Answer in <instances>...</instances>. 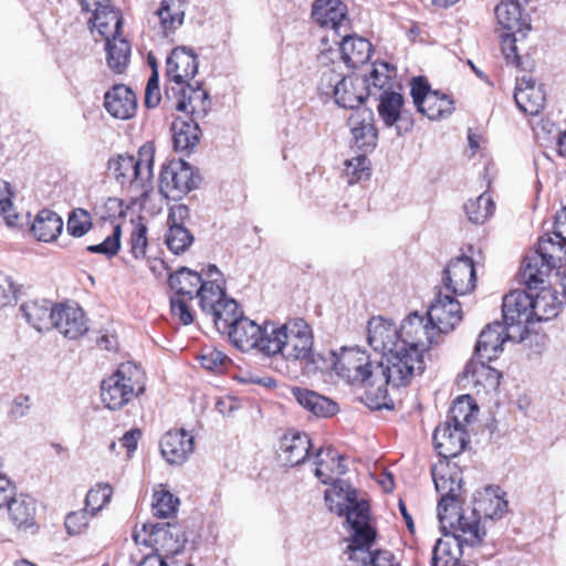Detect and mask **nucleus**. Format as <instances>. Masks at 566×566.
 I'll list each match as a JSON object with an SVG mask.
<instances>
[{
    "mask_svg": "<svg viewBox=\"0 0 566 566\" xmlns=\"http://www.w3.org/2000/svg\"><path fill=\"white\" fill-rule=\"evenodd\" d=\"M441 340V334L429 317L417 312L410 313L400 324L402 346L391 358L390 375L402 382L416 378L426 370L424 354Z\"/></svg>",
    "mask_w": 566,
    "mask_h": 566,
    "instance_id": "1",
    "label": "nucleus"
},
{
    "mask_svg": "<svg viewBox=\"0 0 566 566\" xmlns=\"http://www.w3.org/2000/svg\"><path fill=\"white\" fill-rule=\"evenodd\" d=\"M154 158L155 145L147 142L139 147L136 156L118 154L108 159V172L127 193L130 205L144 206L153 192Z\"/></svg>",
    "mask_w": 566,
    "mask_h": 566,
    "instance_id": "2",
    "label": "nucleus"
},
{
    "mask_svg": "<svg viewBox=\"0 0 566 566\" xmlns=\"http://www.w3.org/2000/svg\"><path fill=\"white\" fill-rule=\"evenodd\" d=\"M314 336L311 326L303 318L289 319L281 326H272V342L266 349L270 357L279 354L286 359L300 360L310 370L322 369L324 361L319 354L313 350Z\"/></svg>",
    "mask_w": 566,
    "mask_h": 566,
    "instance_id": "3",
    "label": "nucleus"
},
{
    "mask_svg": "<svg viewBox=\"0 0 566 566\" xmlns=\"http://www.w3.org/2000/svg\"><path fill=\"white\" fill-rule=\"evenodd\" d=\"M146 374L132 361L122 363L115 373L103 379L101 399L111 410H119L146 389Z\"/></svg>",
    "mask_w": 566,
    "mask_h": 566,
    "instance_id": "4",
    "label": "nucleus"
},
{
    "mask_svg": "<svg viewBox=\"0 0 566 566\" xmlns=\"http://www.w3.org/2000/svg\"><path fill=\"white\" fill-rule=\"evenodd\" d=\"M205 280L202 275L188 268H180L169 275L168 284L172 292L170 296V313L172 318L182 325L193 323L196 312L192 302L198 297Z\"/></svg>",
    "mask_w": 566,
    "mask_h": 566,
    "instance_id": "5",
    "label": "nucleus"
},
{
    "mask_svg": "<svg viewBox=\"0 0 566 566\" xmlns=\"http://www.w3.org/2000/svg\"><path fill=\"white\" fill-rule=\"evenodd\" d=\"M332 355V368L336 376L353 386L363 385L373 378L376 367L380 366L374 364L366 349L357 346H344Z\"/></svg>",
    "mask_w": 566,
    "mask_h": 566,
    "instance_id": "6",
    "label": "nucleus"
},
{
    "mask_svg": "<svg viewBox=\"0 0 566 566\" xmlns=\"http://www.w3.org/2000/svg\"><path fill=\"white\" fill-rule=\"evenodd\" d=\"M346 521L350 527L346 564H352L358 558V552L367 555L375 549L373 546L376 542L377 531L370 524L369 505L366 501L356 503L348 512Z\"/></svg>",
    "mask_w": 566,
    "mask_h": 566,
    "instance_id": "7",
    "label": "nucleus"
},
{
    "mask_svg": "<svg viewBox=\"0 0 566 566\" xmlns=\"http://www.w3.org/2000/svg\"><path fill=\"white\" fill-rule=\"evenodd\" d=\"M200 182V176L182 159L170 160L163 166L159 176V191L169 200H180Z\"/></svg>",
    "mask_w": 566,
    "mask_h": 566,
    "instance_id": "8",
    "label": "nucleus"
},
{
    "mask_svg": "<svg viewBox=\"0 0 566 566\" xmlns=\"http://www.w3.org/2000/svg\"><path fill=\"white\" fill-rule=\"evenodd\" d=\"M410 94L419 113L431 120L450 116L454 111V101L451 95L431 90L423 76L412 78Z\"/></svg>",
    "mask_w": 566,
    "mask_h": 566,
    "instance_id": "9",
    "label": "nucleus"
},
{
    "mask_svg": "<svg viewBox=\"0 0 566 566\" xmlns=\"http://www.w3.org/2000/svg\"><path fill=\"white\" fill-rule=\"evenodd\" d=\"M274 325L275 324L270 321H265L260 325L242 316L228 331V336L232 345L238 349L242 352L256 349L270 357V352L266 349V346L269 342H272V326Z\"/></svg>",
    "mask_w": 566,
    "mask_h": 566,
    "instance_id": "10",
    "label": "nucleus"
},
{
    "mask_svg": "<svg viewBox=\"0 0 566 566\" xmlns=\"http://www.w3.org/2000/svg\"><path fill=\"white\" fill-rule=\"evenodd\" d=\"M133 538L136 545L151 547V553L160 556L174 557L184 548L185 539L176 527L166 525L143 524L140 530L137 527L133 532Z\"/></svg>",
    "mask_w": 566,
    "mask_h": 566,
    "instance_id": "11",
    "label": "nucleus"
},
{
    "mask_svg": "<svg viewBox=\"0 0 566 566\" xmlns=\"http://www.w3.org/2000/svg\"><path fill=\"white\" fill-rule=\"evenodd\" d=\"M198 56L184 46L175 48L166 61V96L190 85L198 72Z\"/></svg>",
    "mask_w": 566,
    "mask_h": 566,
    "instance_id": "12",
    "label": "nucleus"
},
{
    "mask_svg": "<svg viewBox=\"0 0 566 566\" xmlns=\"http://www.w3.org/2000/svg\"><path fill=\"white\" fill-rule=\"evenodd\" d=\"M332 74V70L323 73L321 87L324 88L326 81L327 87L333 88L335 102L340 107L356 109L368 97L369 92L366 85V78L359 76H344L342 80L333 81Z\"/></svg>",
    "mask_w": 566,
    "mask_h": 566,
    "instance_id": "13",
    "label": "nucleus"
},
{
    "mask_svg": "<svg viewBox=\"0 0 566 566\" xmlns=\"http://www.w3.org/2000/svg\"><path fill=\"white\" fill-rule=\"evenodd\" d=\"M503 322L507 328L517 327L518 336L530 332L532 317V295L523 290H513L502 300Z\"/></svg>",
    "mask_w": 566,
    "mask_h": 566,
    "instance_id": "14",
    "label": "nucleus"
},
{
    "mask_svg": "<svg viewBox=\"0 0 566 566\" xmlns=\"http://www.w3.org/2000/svg\"><path fill=\"white\" fill-rule=\"evenodd\" d=\"M501 379V371L475 358H471L458 376L459 384L470 387L476 396L496 392Z\"/></svg>",
    "mask_w": 566,
    "mask_h": 566,
    "instance_id": "15",
    "label": "nucleus"
},
{
    "mask_svg": "<svg viewBox=\"0 0 566 566\" xmlns=\"http://www.w3.org/2000/svg\"><path fill=\"white\" fill-rule=\"evenodd\" d=\"M390 368L391 360L386 367L382 365L377 366L373 378L361 385L365 388L361 400L370 409L379 410L382 408H390L392 401L389 397L388 386L391 385L392 387H403L409 385L415 379L409 378L406 381L402 380L400 384L392 379L389 370Z\"/></svg>",
    "mask_w": 566,
    "mask_h": 566,
    "instance_id": "16",
    "label": "nucleus"
},
{
    "mask_svg": "<svg viewBox=\"0 0 566 566\" xmlns=\"http://www.w3.org/2000/svg\"><path fill=\"white\" fill-rule=\"evenodd\" d=\"M442 283L454 296L472 293L476 287V272L471 258L462 255L451 260L442 273Z\"/></svg>",
    "mask_w": 566,
    "mask_h": 566,
    "instance_id": "17",
    "label": "nucleus"
},
{
    "mask_svg": "<svg viewBox=\"0 0 566 566\" xmlns=\"http://www.w3.org/2000/svg\"><path fill=\"white\" fill-rule=\"evenodd\" d=\"M427 316L437 331L442 334L452 332L463 318L460 302L452 295H443L438 292L427 311Z\"/></svg>",
    "mask_w": 566,
    "mask_h": 566,
    "instance_id": "18",
    "label": "nucleus"
},
{
    "mask_svg": "<svg viewBox=\"0 0 566 566\" xmlns=\"http://www.w3.org/2000/svg\"><path fill=\"white\" fill-rule=\"evenodd\" d=\"M53 327L65 338L75 340L88 332V319L77 304H55Z\"/></svg>",
    "mask_w": 566,
    "mask_h": 566,
    "instance_id": "19",
    "label": "nucleus"
},
{
    "mask_svg": "<svg viewBox=\"0 0 566 566\" xmlns=\"http://www.w3.org/2000/svg\"><path fill=\"white\" fill-rule=\"evenodd\" d=\"M312 18L321 28L332 31V43H337L340 28L348 24L347 7L340 0H315Z\"/></svg>",
    "mask_w": 566,
    "mask_h": 566,
    "instance_id": "20",
    "label": "nucleus"
},
{
    "mask_svg": "<svg viewBox=\"0 0 566 566\" xmlns=\"http://www.w3.org/2000/svg\"><path fill=\"white\" fill-rule=\"evenodd\" d=\"M176 91L170 93L167 98L174 102L178 111L190 115V119L195 120L206 117L211 108V101L208 92L202 86L188 85Z\"/></svg>",
    "mask_w": 566,
    "mask_h": 566,
    "instance_id": "21",
    "label": "nucleus"
},
{
    "mask_svg": "<svg viewBox=\"0 0 566 566\" xmlns=\"http://www.w3.org/2000/svg\"><path fill=\"white\" fill-rule=\"evenodd\" d=\"M467 430L446 420L437 426L432 440L437 453L447 461L459 455L468 444Z\"/></svg>",
    "mask_w": 566,
    "mask_h": 566,
    "instance_id": "22",
    "label": "nucleus"
},
{
    "mask_svg": "<svg viewBox=\"0 0 566 566\" xmlns=\"http://www.w3.org/2000/svg\"><path fill=\"white\" fill-rule=\"evenodd\" d=\"M104 107L116 119H130L138 108L136 93L125 84H115L104 94Z\"/></svg>",
    "mask_w": 566,
    "mask_h": 566,
    "instance_id": "23",
    "label": "nucleus"
},
{
    "mask_svg": "<svg viewBox=\"0 0 566 566\" xmlns=\"http://www.w3.org/2000/svg\"><path fill=\"white\" fill-rule=\"evenodd\" d=\"M367 339L369 345L377 352L397 353L400 342V327L382 316H374L368 321Z\"/></svg>",
    "mask_w": 566,
    "mask_h": 566,
    "instance_id": "24",
    "label": "nucleus"
},
{
    "mask_svg": "<svg viewBox=\"0 0 566 566\" xmlns=\"http://www.w3.org/2000/svg\"><path fill=\"white\" fill-rule=\"evenodd\" d=\"M514 101L520 111L535 116L544 109L546 95L542 85H537L531 75H523L516 80Z\"/></svg>",
    "mask_w": 566,
    "mask_h": 566,
    "instance_id": "25",
    "label": "nucleus"
},
{
    "mask_svg": "<svg viewBox=\"0 0 566 566\" xmlns=\"http://www.w3.org/2000/svg\"><path fill=\"white\" fill-rule=\"evenodd\" d=\"M346 459L333 447H322L315 453V476L324 484H334L346 473Z\"/></svg>",
    "mask_w": 566,
    "mask_h": 566,
    "instance_id": "26",
    "label": "nucleus"
},
{
    "mask_svg": "<svg viewBox=\"0 0 566 566\" xmlns=\"http://www.w3.org/2000/svg\"><path fill=\"white\" fill-rule=\"evenodd\" d=\"M193 448V437L184 429L170 430L160 440L161 454L170 464H182Z\"/></svg>",
    "mask_w": 566,
    "mask_h": 566,
    "instance_id": "27",
    "label": "nucleus"
},
{
    "mask_svg": "<svg viewBox=\"0 0 566 566\" xmlns=\"http://www.w3.org/2000/svg\"><path fill=\"white\" fill-rule=\"evenodd\" d=\"M157 18L155 29L166 39L171 38L181 28L186 15L185 0H161L158 9L154 12Z\"/></svg>",
    "mask_w": 566,
    "mask_h": 566,
    "instance_id": "28",
    "label": "nucleus"
},
{
    "mask_svg": "<svg viewBox=\"0 0 566 566\" xmlns=\"http://www.w3.org/2000/svg\"><path fill=\"white\" fill-rule=\"evenodd\" d=\"M312 442L304 432L289 431L280 440L279 457L285 465L302 464L310 455Z\"/></svg>",
    "mask_w": 566,
    "mask_h": 566,
    "instance_id": "29",
    "label": "nucleus"
},
{
    "mask_svg": "<svg viewBox=\"0 0 566 566\" xmlns=\"http://www.w3.org/2000/svg\"><path fill=\"white\" fill-rule=\"evenodd\" d=\"M505 324L494 322L486 325L480 333L474 354L491 361L499 357L505 340L510 337Z\"/></svg>",
    "mask_w": 566,
    "mask_h": 566,
    "instance_id": "30",
    "label": "nucleus"
},
{
    "mask_svg": "<svg viewBox=\"0 0 566 566\" xmlns=\"http://www.w3.org/2000/svg\"><path fill=\"white\" fill-rule=\"evenodd\" d=\"M459 520V523H455L454 528H451L448 534L454 537L459 546L463 544L469 546L480 545L486 531L479 515L471 507H467V512Z\"/></svg>",
    "mask_w": 566,
    "mask_h": 566,
    "instance_id": "31",
    "label": "nucleus"
},
{
    "mask_svg": "<svg viewBox=\"0 0 566 566\" xmlns=\"http://www.w3.org/2000/svg\"><path fill=\"white\" fill-rule=\"evenodd\" d=\"M340 59L348 69H358L366 64L371 54V43L359 35H344L340 41L337 40Z\"/></svg>",
    "mask_w": 566,
    "mask_h": 566,
    "instance_id": "32",
    "label": "nucleus"
},
{
    "mask_svg": "<svg viewBox=\"0 0 566 566\" xmlns=\"http://www.w3.org/2000/svg\"><path fill=\"white\" fill-rule=\"evenodd\" d=\"M431 474L440 497L463 495L462 475L455 465L448 461H439L431 469Z\"/></svg>",
    "mask_w": 566,
    "mask_h": 566,
    "instance_id": "33",
    "label": "nucleus"
},
{
    "mask_svg": "<svg viewBox=\"0 0 566 566\" xmlns=\"http://www.w3.org/2000/svg\"><path fill=\"white\" fill-rule=\"evenodd\" d=\"M554 269L535 252L527 254L520 269L521 282L530 290L541 289Z\"/></svg>",
    "mask_w": 566,
    "mask_h": 566,
    "instance_id": "34",
    "label": "nucleus"
},
{
    "mask_svg": "<svg viewBox=\"0 0 566 566\" xmlns=\"http://www.w3.org/2000/svg\"><path fill=\"white\" fill-rule=\"evenodd\" d=\"M292 394L304 409L316 417L328 418L338 412V405L334 400L316 391L296 387L293 388Z\"/></svg>",
    "mask_w": 566,
    "mask_h": 566,
    "instance_id": "35",
    "label": "nucleus"
},
{
    "mask_svg": "<svg viewBox=\"0 0 566 566\" xmlns=\"http://www.w3.org/2000/svg\"><path fill=\"white\" fill-rule=\"evenodd\" d=\"M497 23L505 31L524 32L531 29V20L523 14L521 4L517 1L509 0L495 7Z\"/></svg>",
    "mask_w": 566,
    "mask_h": 566,
    "instance_id": "36",
    "label": "nucleus"
},
{
    "mask_svg": "<svg viewBox=\"0 0 566 566\" xmlns=\"http://www.w3.org/2000/svg\"><path fill=\"white\" fill-rule=\"evenodd\" d=\"M63 219L53 210L42 209L35 216L30 231L38 241L53 242L62 233Z\"/></svg>",
    "mask_w": 566,
    "mask_h": 566,
    "instance_id": "37",
    "label": "nucleus"
},
{
    "mask_svg": "<svg viewBox=\"0 0 566 566\" xmlns=\"http://www.w3.org/2000/svg\"><path fill=\"white\" fill-rule=\"evenodd\" d=\"M174 148L190 154L200 142V128L195 119L176 118L171 125Z\"/></svg>",
    "mask_w": 566,
    "mask_h": 566,
    "instance_id": "38",
    "label": "nucleus"
},
{
    "mask_svg": "<svg viewBox=\"0 0 566 566\" xmlns=\"http://www.w3.org/2000/svg\"><path fill=\"white\" fill-rule=\"evenodd\" d=\"M103 241L86 248L90 253L103 254L107 258L115 256L120 249L122 226L115 220H103L97 226Z\"/></svg>",
    "mask_w": 566,
    "mask_h": 566,
    "instance_id": "39",
    "label": "nucleus"
},
{
    "mask_svg": "<svg viewBox=\"0 0 566 566\" xmlns=\"http://www.w3.org/2000/svg\"><path fill=\"white\" fill-rule=\"evenodd\" d=\"M6 507L8 509L9 520L18 531L25 532L36 526V506L33 499L21 494Z\"/></svg>",
    "mask_w": 566,
    "mask_h": 566,
    "instance_id": "40",
    "label": "nucleus"
},
{
    "mask_svg": "<svg viewBox=\"0 0 566 566\" xmlns=\"http://www.w3.org/2000/svg\"><path fill=\"white\" fill-rule=\"evenodd\" d=\"M91 12L93 13V24L105 41L120 35L123 18L119 11L111 7L109 2Z\"/></svg>",
    "mask_w": 566,
    "mask_h": 566,
    "instance_id": "41",
    "label": "nucleus"
},
{
    "mask_svg": "<svg viewBox=\"0 0 566 566\" xmlns=\"http://www.w3.org/2000/svg\"><path fill=\"white\" fill-rule=\"evenodd\" d=\"M539 254L553 269H560L566 265V240L556 238L555 232L545 233L538 239L537 249Z\"/></svg>",
    "mask_w": 566,
    "mask_h": 566,
    "instance_id": "42",
    "label": "nucleus"
},
{
    "mask_svg": "<svg viewBox=\"0 0 566 566\" xmlns=\"http://www.w3.org/2000/svg\"><path fill=\"white\" fill-rule=\"evenodd\" d=\"M562 308V302L552 289L541 287L535 297L532 296L533 322H544L555 318Z\"/></svg>",
    "mask_w": 566,
    "mask_h": 566,
    "instance_id": "43",
    "label": "nucleus"
},
{
    "mask_svg": "<svg viewBox=\"0 0 566 566\" xmlns=\"http://www.w3.org/2000/svg\"><path fill=\"white\" fill-rule=\"evenodd\" d=\"M20 310L27 322L36 331H49L53 326L55 305L51 306L46 301H28Z\"/></svg>",
    "mask_w": 566,
    "mask_h": 566,
    "instance_id": "44",
    "label": "nucleus"
},
{
    "mask_svg": "<svg viewBox=\"0 0 566 566\" xmlns=\"http://www.w3.org/2000/svg\"><path fill=\"white\" fill-rule=\"evenodd\" d=\"M482 521L501 518L507 510V501L491 490H485L474 499L471 507Z\"/></svg>",
    "mask_w": 566,
    "mask_h": 566,
    "instance_id": "45",
    "label": "nucleus"
},
{
    "mask_svg": "<svg viewBox=\"0 0 566 566\" xmlns=\"http://www.w3.org/2000/svg\"><path fill=\"white\" fill-rule=\"evenodd\" d=\"M463 503V495L440 497L437 511L440 526L444 534L454 528L455 523L460 521L459 517L467 512Z\"/></svg>",
    "mask_w": 566,
    "mask_h": 566,
    "instance_id": "46",
    "label": "nucleus"
},
{
    "mask_svg": "<svg viewBox=\"0 0 566 566\" xmlns=\"http://www.w3.org/2000/svg\"><path fill=\"white\" fill-rule=\"evenodd\" d=\"M106 52L109 69L117 74H123L129 63V42L120 35L108 39L106 41Z\"/></svg>",
    "mask_w": 566,
    "mask_h": 566,
    "instance_id": "47",
    "label": "nucleus"
},
{
    "mask_svg": "<svg viewBox=\"0 0 566 566\" xmlns=\"http://www.w3.org/2000/svg\"><path fill=\"white\" fill-rule=\"evenodd\" d=\"M396 77V69L387 62H376L369 77L366 80L369 94L373 90L380 93L392 92Z\"/></svg>",
    "mask_w": 566,
    "mask_h": 566,
    "instance_id": "48",
    "label": "nucleus"
},
{
    "mask_svg": "<svg viewBox=\"0 0 566 566\" xmlns=\"http://www.w3.org/2000/svg\"><path fill=\"white\" fill-rule=\"evenodd\" d=\"M402 107L403 96L400 93H380L377 111L386 126H392L400 119Z\"/></svg>",
    "mask_w": 566,
    "mask_h": 566,
    "instance_id": "49",
    "label": "nucleus"
},
{
    "mask_svg": "<svg viewBox=\"0 0 566 566\" xmlns=\"http://www.w3.org/2000/svg\"><path fill=\"white\" fill-rule=\"evenodd\" d=\"M226 296L223 280L213 279L205 280L197 300L202 312L209 315Z\"/></svg>",
    "mask_w": 566,
    "mask_h": 566,
    "instance_id": "50",
    "label": "nucleus"
},
{
    "mask_svg": "<svg viewBox=\"0 0 566 566\" xmlns=\"http://www.w3.org/2000/svg\"><path fill=\"white\" fill-rule=\"evenodd\" d=\"M218 329L229 331L243 316L235 300L226 296L209 314Z\"/></svg>",
    "mask_w": 566,
    "mask_h": 566,
    "instance_id": "51",
    "label": "nucleus"
},
{
    "mask_svg": "<svg viewBox=\"0 0 566 566\" xmlns=\"http://www.w3.org/2000/svg\"><path fill=\"white\" fill-rule=\"evenodd\" d=\"M479 412V407L469 395L458 397L449 411L447 420L451 423L465 429L472 422Z\"/></svg>",
    "mask_w": 566,
    "mask_h": 566,
    "instance_id": "52",
    "label": "nucleus"
},
{
    "mask_svg": "<svg viewBox=\"0 0 566 566\" xmlns=\"http://www.w3.org/2000/svg\"><path fill=\"white\" fill-rule=\"evenodd\" d=\"M516 33L517 32L506 31L500 35L501 51L507 64H511L522 71L532 72L535 63L532 59L527 56L523 57L517 53Z\"/></svg>",
    "mask_w": 566,
    "mask_h": 566,
    "instance_id": "53",
    "label": "nucleus"
},
{
    "mask_svg": "<svg viewBox=\"0 0 566 566\" xmlns=\"http://www.w3.org/2000/svg\"><path fill=\"white\" fill-rule=\"evenodd\" d=\"M132 229L128 238L129 253L136 260L146 258L148 249V227L143 217L130 220Z\"/></svg>",
    "mask_w": 566,
    "mask_h": 566,
    "instance_id": "54",
    "label": "nucleus"
},
{
    "mask_svg": "<svg viewBox=\"0 0 566 566\" xmlns=\"http://www.w3.org/2000/svg\"><path fill=\"white\" fill-rule=\"evenodd\" d=\"M179 503V499L160 484L153 494V514L158 518L171 517L177 513Z\"/></svg>",
    "mask_w": 566,
    "mask_h": 566,
    "instance_id": "55",
    "label": "nucleus"
},
{
    "mask_svg": "<svg viewBox=\"0 0 566 566\" xmlns=\"http://www.w3.org/2000/svg\"><path fill=\"white\" fill-rule=\"evenodd\" d=\"M469 220L475 224L484 223L495 211V202L488 192L481 193L464 206Z\"/></svg>",
    "mask_w": 566,
    "mask_h": 566,
    "instance_id": "56",
    "label": "nucleus"
},
{
    "mask_svg": "<svg viewBox=\"0 0 566 566\" xmlns=\"http://www.w3.org/2000/svg\"><path fill=\"white\" fill-rule=\"evenodd\" d=\"M325 503L332 513L338 516H346L352 507L358 503L355 497H352L348 493H345L343 489L333 485L331 489L325 491Z\"/></svg>",
    "mask_w": 566,
    "mask_h": 566,
    "instance_id": "57",
    "label": "nucleus"
},
{
    "mask_svg": "<svg viewBox=\"0 0 566 566\" xmlns=\"http://www.w3.org/2000/svg\"><path fill=\"white\" fill-rule=\"evenodd\" d=\"M93 229V217L84 208H74L69 212L66 231L73 238H83Z\"/></svg>",
    "mask_w": 566,
    "mask_h": 566,
    "instance_id": "58",
    "label": "nucleus"
},
{
    "mask_svg": "<svg viewBox=\"0 0 566 566\" xmlns=\"http://www.w3.org/2000/svg\"><path fill=\"white\" fill-rule=\"evenodd\" d=\"M114 490L109 483L99 482L92 486L85 497V506L91 515H96L112 500Z\"/></svg>",
    "mask_w": 566,
    "mask_h": 566,
    "instance_id": "59",
    "label": "nucleus"
},
{
    "mask_svg": "<svg viewBox=\"0 0 566 566\" xmlns=\"http://www.w3.org/2000/svg\"><path fill=\"white\" fill-rule=\"evenodd\" d=\"M344 166V177L349 185L368 180L371 175L370 161L365 154L347 159Z\"/></svg>",
    "mask_w": 566,
    "mask_h": 566,
    "instance_id": "60",
    "label": "nucleus"
},
{
    "mask_svg": "<svg viewBox=\"0 0 566 566\" xmlns=\"http://www.w3.org/2000/svg\"><path fill=\"white\" fill-rule=\"evenodd\" d=\"M346 566H400V562L391 551L375 548L367 555L358 552V558Z\"/></svg>",
    "mask_w": 566,
    "mask_h": 566,
    "instance_id": "61",
    "label": "nucleus"
},
{
    "mask_svg": "<svg viewBox=\"0 0 566 566\" xmlns=\"http://www.w3.org/2000/svg\"><path fill=\"white\" fill-rule=\"evenodd\" d=\"M193 242V235L187 228L168 229L165 234V243L174 254L187 251Z\"/></svg>",
    "mask_w": 566,
    "mask_h": 566,
    "instance_id": "62",
    "label": "nucleus"
},
{
    "mask_svg": "<svg viewBox=\"0 0 566 566\" xmlns=\"http://www.w3.org/2000/svg\"><path fill=\"white\" fill-rule=\"evenodd\" d=\"M198 359L205 369L214 373H222L230 363L224 353L213 347H203Z\"/></svg>",
    "mask_w": 566,
    "mask_h": 566,
    "instance_id": "63",
    "label": "nucleus"
},
{
    "mask_svg": "<svg viewBox=\"0 0 566 566\" xmlns=\"http://www.w3.org/2000/svg\"><path fill=\"white\" fill-rule=\"evenodd\" d=\"M458 553L452 552L450 544L439 539L432 552V566H457Z\"/></svg>",
    "mask_w": 566,
    "mask_h": 566,
    "instance_id": "64",
    "label": "nucleus"
}]
</instances>
